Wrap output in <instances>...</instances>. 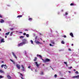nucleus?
Segmentation results:
<instances>
[{"instance_id": "nucleus-1", "label": "nucleus", "mask_w": 79, "mask_h": 79, "mask_svg": "<svg viewBox=\"0 0 79 79\" xmlns=\"http://www.w3.org/2000/svg\"><path fill=\"white\" fill-rule=\"evenodd\" d=\"M22 43L23 44V45H25L26 44H28V41L26 39H23V40Z\"/></svg>"}, {"instance_id": "nucleus-2", "label": "nucleus", "mask_w": 79, "mask_h": 79, "mask_svg": "<svg viewBox=\"0 0 79 79\" xmlns=\"http://www.w3.org/2000/svg\"><path fill=\"white\" fill-rule=\"evenodd\" d=\"M42 60H43V61L44 63H45L48 61H50V60L48 59H46L44 60L43 59H42Z\"/></svg>"}, {"instance_id": "nucleus-3", "label": "nucleus", "mask_w": 79, "mask_h": 79, "mask_svg": "<svg viewBox=\"0 0 79 79\" xmlns=\"http://www.w3.org/2000/svg\"><path fill=\"white\" fill-rule=\"evenodd\" d=\"M21 66L22 67V70L23 71H25L26 70L25 69V68H24V66L23 65H21Z\"/></svg>"}, {"instance_id": "nucleus-4", "label": "nucleus", "mask_w": 79, "mask_h": 79, "mask_svg": "<svg viewBox=\"0 0 79 79\" xmlns=\"http://www.w3.org/2000/svg\"><path fill=\"white\" fill-rule=\"evenodd\" d=\"M16 66L18 69H20L21 68V67H20V65L19 64H17L16 65Z\"/></svg>"}, {"instance_id": "nucleus-5", "label": "nucleus", "mask_w": 79, "mask_h": 79, "mask_svg": "<svg viewBox=\"0 0 79 79\" xmlns=\"http://www.w3.org/2000/svg\"><path fill=\"white\" fill-rule=\"evenodd\" d=\"M23 42L21 43H20V44H18V47H20V46H23Z\"/></svg>"}, {"instance_id": "nucleus-6", "label": "nucleus", "mask_w": 79, "mask_h": 79, "mask_svg": "<svg viewBox=\"0 0 79 79\" xmlns=\"http://www.w3.org/2000/svg\"><path fill=\"white\" fill-rule=\"evenodd\" d=\"M35 42L36 44H42V43L38 41H36V40L35 41Z\"/></svg>"}, {"instance_id": "nucleus-7", "label": "nucleus", "mask_w": 79, "mask_h": 79, "mask_svg": "<svg viewBox=\"0 0 79 79\" xmlns=\"http://www.w3.org/2000/svg\"><path fill=\"white\" fill-rule=\"evenodd\" d=\"M12 53L13 55L14 56V57H15V58H16V59H17V57L16 56V55L15 54V53H14V52H12Z\"/></svg>"}, {"instance_id": "nucleus-8", "label": "nucleus", "mask_w": 79, "mask_h": 79, "mask_svg": "<svg viewBox=\"0 0 79 79\" xmlns=\"http://www.w3.org/2000/svg\"><path fill=\"white\" fill-rule=\"evenodd\" d=\"M35 64L37 68H39V66L40 65L39 64H38L37 63V62H35Z\"/></svg>"}, {"instance_id": "nucleus-9", "label": "nucleus", "mask_w": 79, "mask_h": 79, "mask_svg": "<svg viewBox=\"0 0 79 79\" xmlns=\"http://www.w3.org/2000/svg\"><path fill=\"white\" fill-rule=\"evenodd\" d=\"M72 77L73 78H79V75H77V76H74V77Z\"/></svg>"}, {"instance_id": "nucleus-10", "label": "nucleus", "mask_w": 79, "mask_h": 79, "mask_svg": "<svg viewBox=\"0 0 79 79\" xmlns=\"http://www.w3.org/2000/svg\"><path fill=\"white\" fill-rule=\"evenodd\" d=\"M1 43H4V42H5V41L4 40V39H2L1 40Z\"/></svg>"}, {"instance_id": "nucleus-11", "label": "nucleus", "mask_w": 79, "mask_h": 79, "mask_svg": "<svg viewBox=\"0 0 79 79\" xmlns=\"http://www.w3.org/2000/svg\"><path fill=\"white\" fill-rule=\"evenodd\" d=\"M7 77L9 79H11V77L9 75H8L7 76Z\"/></svg>"}, {"instance_id": "nucleus-12", "label": "nucleus", "mask_w": 79, "mask_h": 79, "mask_svg": "<svg viewBox=\"0 0 79 79\" xmlns=\"http://www.w3.org/2000/svg\"><path fill=\"white\" fill-rule=\"evenodd\" d=\"M0 22L1 23H4V20L3 19H1Z\"/></svg>"}, {"instance_id": "nucleus-13", "label": "nucleus", "mask_w": 79, "mask_h": 79, "mask_svg": "<svg viewBox=\"0 0 79 79\" xmlns=\"http://www.w3.org/2000/svg\"><path fill=\"white\" fill-rule=\"evenodd\" d=\"M70 35H71V37H74V36L73 35V34L72 33H70Z\"/></svg>"}, {"instance_id": "nucleus-14", "label": "nucleus", "mask_w": 79, "mask_h": 79, "mask_svg": "<svg viewBox=\"0 0 79 79\" xmlns=\"http://www.w3.org/2000/svg\"><path fill=\"white\" fill-rule=\"evenodd\" d=\"M37 56H39V57L40 58H42V56H41V55H39V54L37 55Z\"/></svg>"}, {"instance_id": "nucleus-15", "label": "nucleus", "mask_w": 79, "mask_h": 79, "mask_svg": "<svg viewBox=\"0 0 79 79\" xmlns=\"http://www.w3.org/2000/svg\"><path fill=\"white\" fill-rule=\"evenodd\" d=\"M51 44H55V43L54 42V41L53 40H51Z\"/></svg>"}, {"instance_id": "nucleus-16", "label": "nucleus", "mask_w": 79, "mask_h": 79, "mask_svg": "<svg viewBox=\"0 0 79 79\" xmlns=\"http://www.w3.org/2000/svg\"><path fill=\"white\" fill-rule=\"evenodd\" d=\"M10 32H8L7 33H6V35H9V34H10Z\"/></svg>"}, {"instance_id": "nucleus-17", "label": "nucleus", "mask_w": 79, "mask_h": 79, "mask_svg": "<svg viewBox=\"0 0 79 79\" xmlns=\"http://www.w3.org/2000/svg\"><path fill=\"white\" fill-rule=\"evenodd\" d=\"M28 20H29L30 21H31L32 20V19L31 18H29L28 19Z\"/></svg>"}, {"instance_id": "nucleus-18", "label": "nucleus", "mask_w": 79, "mask_h": 79, "mask_svg": "<svg viewBox=\"0 0 79 79\" xmlns=\"http://www.w3.org/2000/svg\"><path fill=\"white\" fill-rule=\"evenodd\" d=\"M4 68L5 69H6L7 68V66H6V65H4Z\"/></svg>"}, {"instance_id": "nucleus-19", "label": "nucleus", "mask_w": 79, "mask_h": 79, "mask_svg": "<svg viewBox=\"0 0 79 79\" xmlns=\"http://www.w3.org/2000/svg\"><path fill=\"white\" fill-rule=\"evenodd\" d=\"M68 15V13L66 12L65 14L64 15V16H66V15Z\"/></svg>"}, {"instance_id": "nucleus-20", "label": "nucleus", "mask_w": 79, "mask_h": 79, "mask_svg": "<svg viewBox=\"0 0 79 79\" xmlns=\"http://www.w3.org/2000/svg\"><path fill=\"white\" fill-rule=\"evenodd\" d=\"M23 16L22 15H19L17 17V18H21Z\"/></svg>"}, {"instance_id": "nucleus-21", "label": "nucleus", "mask_w": 79, "mask_h": 79, "mask_svg": "<svg viewBox=\"0 0 79 79\" xmlns=\"http://www.w3.org/2000/svg\"><path fill=\"white\" fill-rule=\"evenodd\" d=\"M0 73H4V72H3V71L2 70H0Z\"/></svg>"}, {"instance_id": "nucleus-22", "label": "nucleus", "mask_w": 79, "mask_h": 79, "mask_svg": "<svg viewBox=\"0 0 79 79\" xmlns=\"http://www.w3.org/2000/svg\"><path fill=\"white\" fill-rule=\"evenodd\" d=\"M26 36L27 37H29V35L28 34H27L26 35Z\"/></svg>"}, {"instance_id": "nucleus-23", "label": "nucleus", "mask_w": 79, "mask_h": 79, "mask_svg": "<svg viewBox=\"0 0 79 79\" xmlns=\"http://www.w3.org/2000/svg\"><path fill=\"white\" fill-rule=\"evenodd\" d=\"M37 57H35L34 60V61H36L37 60Z\"/></svg>"}, {"instance_id": "nucleus-24", "label": "nucleus", "mask_w": 79, "mask_h": 79, "mask_svg": "<svg viewBox=\"0 0 79 79\" xmlns=\"http://www.w3.org/2000/svg\"><path fill=\"white\" fill-rule=\"evenodd\" d=\"M10 60L12 61V62H13V63L14 64H15V63L14 62V61H13V60H12L11 59H10Z\"/></svg>"}, {"instance_id": "nucleus-25", "label": "nucleus", "mask_w": 79, "mask_h": 79, "mask_svg": "<svg viewBox=\"0 0 79 79\" xmlns=\"http://www.w3.org/2000/svg\"><path fill=\"white\" fill-rule=\"evenodd\" d=\"M61 43L62 44H64V41H61Z\"/></svg>"}, {"instance_id": "nucleus-26", "label": "nucleus", "mask_w": 79, "mask_h": 79, "mask_svg": "<svg viewBox=\"0 0 79 79\" xmlns=\"http://www.w3.org/2000/svg\"><path fill=\"white\" fill-rule=\"evenodd\" d=\"M40 74H41V75H43V74H44V72H41L40 73Z\"/></svg>"}, {"instance_id": "nucleus-27", "label": "nucleus", "mask_w": 79, "mask_h": 79, "mask_svg": "<svg viewBox=\"0 0 79 79\" xmlns=\"http://www.w3.org/2000/svg\"><path fill=\"white\" fill-rule=\"evenodd\" d=\"M57 77V75L55 74L54 75V77H55V78H56V77Z\"/></svg>"}, {"instance_id": "nucleus-28", "label": "nucleus", "mask_w": 79, "mask_h": 79, "mask_svg": "<svg viewBox=\"0 0 79 79\" xmlns=\"http://www.w3.org/2000/svg\"><path fill=\"white\" fill-rule=\"evenodd\" d=\"M49 45L51 47H53V45H52V44H50Z\"/></svg>"}, {"instance_id": "nucleus-29", "label": "nucleus", "mask_w": 79, "mask_h": 79, "mask_svg": "<svg viewBox=\"0 0 79 79\" xmlns=\"http://www.w3.org/2000/svg\"><path fill=\"white\" fill-rule=\"evenodd\" d=\"M76 74H79V72H78L77 71H76V72H75Z\"/></svg>"}, {"instance_id": "nucleus-30", "label": "nucleus", "mask_w": 79, "mask_h": 79, "mask_svg": "<svg viewBox=\"0 0 79 79\" xmlns=\"http://www.w3.org/2000/svg\"><path fill=\"white\" fill-rule=\"evenodd\" d=\"M13 32H11V33H10V36H12V34H13Z\"/></svg>"}, {"instance_id": "nucleus-31", "label": "nucleus", "mask_w": 79, "mask_h": 79, "mask_svg": "<svg viewBox=\"0 0 79 79\" xmlns=\"http://www.w3.org/2000/svg\"><path fill=\"white\" fill-rule=\"evenodd\" d=\"M73 67H69V69H71V68H72Z\"/></svg>"}, {"instance_id": "nucleus-32", "label": "nucleus", "mask_w": 79, "mask_h": 79, "mask_svg": "<svg viewBox=\"0 0 79 79\" xmlns=\"http://www.w3.org/2000/svg\"><path fill=\"white\" fill-rule=\"evenodd\" d=\"M31 42L32 44H33V41H32V40H31Z\"/></svg>"}, {"instance_id": "nucleus-33", "label": "nucleus", "mask_w": 79, "mask_h": 79, "mask_svg": "<svg viewBox=\"0 0 79 79\" xmlns=\"http://www.w3.org/2000/svg\"><path fill=\"white\" fill-rule=\"evenodd\" d=\"M4 64H2L1 65V68H3V66H4Z\"/></svg>"}, {"instance_id": "nucleus-34", "label": "nucleus", "mask_w": 79, "mask_h": 79, "mask_svg": "<svg viewBox=\"0 0 79 79\" xmlns=\"http://www.w3.org/2000/svg\"><path fill=\"white\" fill-rule=\"evenodd\" d=\"M20 38H24V36H21L20 37Z\"/></svg>"}, {"instance_id": "nucleus-35", "label": "nucleus", "mask_w": 79, "mask_h": 79, "mask_svg": "<svg viewBox=\"0 0 79 79\" xmlns=\"http://www.w3.org/2000/svg\"><path fill=\"white\" fill-rule=\"evenodd\" d=\"M73 3H71V4H70V6H73Z\"/></svg>"}, {"instance_id": "nucleus-36", "label": "nucleus", "mask_w": 79, "mask_h": 79, "mask_svg": "<svg viewBox=\"0 0 79 79\" xmlns=\"http://www.w3.org/2000/svg\"><path fill=\"white\" fill-rule=\"evenodd\" d=\"M20 76H22V77H23V75H22L21 73L20 74Z\"/></svg>"}, {"instance_id": "nucleus-37", "label": "nucleus", "mask_w": 79, "mask_h": 79, "mask_svg": "<svg viewBox=\"0 0 79 79\" xmlns=\"http://www.w3.org/2000/svg\"><path fill=\"white\" fill-rule=\"evenodd\" d=\"M64 37V38H66V36L65 35H64L63 36Z\"/></svg>"}, {"instance_id": "nucleus-38", "label": "nucleus", "mask_w": 79, "mask_h": 79, "mask_svg": "<svg viewBox=\"0 0 79 79\" xmlns=\"http://www.w3.org/2000/svg\"><path fill=\"white\" fill-rule=\"evenodd\" d=\"M64 64H67V62H64Z\"/></svg>"}, {"instance_id": "nucleus-39", "label": "nucleus", "mask_w": 79, "mask_h": 79, "mask_svg": "<svg viewBox=\"0 0 79 79\" xmlns=\"http://www.w3.org/2000/svg\"><path fill=\"white\" fill-rule=\"evenodd\" d=\"M23 35H26V33H24Z\"/></svg>"}, {"instance_id": "nucleus-40", "label": "nucleus", "mask_w": 79, "mask_h": 79, "mask_svg": "<svg viewBox=\"0 0 79 79\" xmlns=\"http://www.w3.org/2000/svg\"><path fill=\"white\" fill-rule=\"evenodd\" d=\"M0 78H3V77L2 76H0Z\"/></svg>"}, {"instance_id": "nucleus-41", "label": "nucleus", "mask_w": 79, "mask_h": 79, "mask_svg": "<svg viewBox=\"0 0 79 79\" xmlns=\"http://www.w3.org/2000/svg\"><path fill=\"white\" fill-rule=\"evenodd\" d=\"M0 18H2V16L1 15H0Z\"/></svg>"}, {"instance_id": "nucleus-42", "label": "nucleus", "mask_w": 79, "mask_h": 79, "mask_svg": "<svg viewBox=\"0 0 79 79\" xmlns=\"http://www.w3.org/2000/svg\"><path fill=\"white\" fill-rule=\"evenodd\" d=\"M10 30H11L12 31H13V28H10Z\"/></svg>"}, {"instance_id": "nucleus-43", "label": "nucleus", "mask_w": 79, "mask_h": 79, "mask_svg": "<svg viewBox=\"0 0 79 79\" xmlns=\"http://www.w3.org/2000/svg\"><path fill=\"white\" fill-rule=\"evenodd\" d=\"M69 51H71V50L70 49H69Z\"/></svg>"}, {"instance_id": "nucleus-44", "label": "nucleus", "mask_w": 79, "mask_h": 79, "mask_svg": "<svg viewBox=\"0 0 79 79\" xmlns=\"http://www.w3.org/2000/svg\"><path fill=\"white\" fill-rule=\"evenodd\" d=\"M7 6H10V5H7Z\"/></svg>"}, {"instance_id": "nucleus-45", "label": "nucleus", "mask_w": 79, "mask_h": 79, "mask_svg": "<svg viewBox=\"0 0 79 79\" xmlns=\"http://www.w3.org/2000/svg\"><path fill=\"white\" fill-rule=\"evenodd\" d=\"M5 38H7V36H5Z\"/></svg>"}, {"instance_id": "nucleus-46", "label": "nucleus", "mask_w": 79, "mask_h": 79, "mask_svg": "<svg viewBox=\"0 0 79 79\" xmlns=\"http://www.w3.org/2000/svg\"><path fill=\"white\" fill-rule=\"evenodd\" d=\"M28 68H31V66H29Z\"/></svg>"}, {"instance_id": "nucleus-47", "label": "nucleus", "mask_w": 79, "mask_h": 79, "mask_svg": "<svg viewBox=\"0 0 79 79\" xmlns=\"http://www.w3.org/2000/svg\"><path fill=\"white\" fill-rule=\"evenodd\" d=\"M69 73H71V71H69Z\"/></svg>"}, {"instance_id": "nucleus-48", "label": "nucleus", "mask_w": 79, "mask_h": 79, "mask_svg": "<svg viewBox=\"0 0 79 79\" xmlns=\"http://www.w3.org/2000/svg\"><path fill=\"white\" fill-rule=\"evenodd\" d=\"M21 78L22 79H24V78L23 77H21Z\"/></svg>"}, {"instance_id": "nucleus-49", "label": "nucleus", "mask_w": 79, "mask_h": 79, "mask_svg": "<svg viewBox=\"0 0 79 79\" xmlns=\"http://www.w3.org/2000/svg\"><path fill=\"white\" fill-rule=\"evenodd\" d=\"M74 71H76V69H74Z\"/></svg>"}, {"instance_id": "nucleus-50", "label": "nucleus", "mask_w": 79, "mask_h": 79, "mask_svg": "<svg viewBox=\"0 0 79 79\" xmlns=\"http://www.w3.org/2000/svg\"><path fill=\"white\" fill-rule=\"evenodd\" d=\"M2 31V29L0 28V31Z\"/></svg>"}, {"instance_id": "nucleus-51", "label": "nucleus", "mask_w": 79, "mask_h": 79, "mask_svg": "<svg viewBox=\"0 0 79 79\" xmlns=\"http://www.w3.org/2000/svg\"><path fill=\"white\" fill-rule=\"evenodd\" d=\"M61 11H63V10H61Z\"/></svg>"}, {"instance_id": "nucleus-52", "label": "nucleus", "mask_w": 79, "mask_h": 79, "mask_svg": "<svg viewBox=\"0 0 79 79\" xmlns=\"http://www.w3.org/2000/svg\"><path fill=\"white\" fill-rule=\"evenodd\" d=\"M31 71H32V69H31Z\"/></svg>"}, {"instance_id": "nucleus-53", "label": "nucleus", "mask_w": 79, "mask_h": 79, "mask_svg": "<svg viewBox=\"0 0 79 79\" xmlns=\"http://www.w3.org/2000/svg\"><path fill=\"white\" fill-rule=\"evenodd\" d=\"M73 44H72V46H73Z\"/></svg>"}, {"instance_id": "nucleus-54", "label": "nucleus", "mask_w": 79, "mask_h": 79, "mask_svg": "<svg viewBox=\"0 0 79 79\" xmlns=\"http://www.w3.org/2000/svg\"><path fill=\"white\" fill-rule=\"evenodd\" d=\"M2 63H3V61H2Z\"/></svg>"}, {"instance_id": "nucleus-55", "label": "nucleus", "mask_w": 79, "mask_h": 79, "mask_svg": "<svg viewBox=\"0 0 79 79\" xmlns=\"http://www.w3.org/2000/svg\"><path fill=\"white\" fill-rule=\"evenodd\" d=\"M41 40H42V38H40Z\"/></svg>"}, {"instance_id": "nucleus-56", "label": "nucleus", "mask_w": 79, "mask_h": 79, "mask_svg": "<svg viewBox=\"0 0 79 79\" xmlns=\"http://www.w3.org/2000/svg\"><path fill=\"white\" fill-rule=\"evenodd\" d=\"M25 31H28V30H25Z\"/></svg>"}, {"instance_id": "nucleus-57", "label": "nucleus", "mask_w": 79, "mask_h": 79, "mask_svg": "<svg viewBox=\"0 0 79 79\" xmlns=\"http://www.w3.org/2000/svg\"><path fill=\"white\" fill-rule=\"evenodd\" d=\"M40 35H41V34L40 33Z\"/></svg>"}, {"instance_id": "nucleus-58", "label": "nucleus", "mask_w": 79, "mask_h": 79, "mask_svg": "<svg viewBox=\"0 0 79 79\" xmlns=\"http://www.w3.org/2000/svg\"><path fill=\"white\" fill-rule=\"evenodd\" d=\"M74 13V14H76V12H75Z\"/></svg>"}, {"instance_id": "nucleus-59", "label": "nucleus", "mask_w": 79, "mask_h": 79, "mask_svg": "<svg viewBox=\"0 0 79 79\" xmlns=\"http://www.w3.org/2000/svg\"><path fill=\"white\" fill-rule=\"evenodd\" d=\"M44 65H45V64H43V66H44Z\"/></svg>"}, {"instance_id": "nucleus-60", "label": "nucleus", "mask_w": 79, "mask_h": 79, "mask_svg": "<svg viewBox=\"0 0 79 79\" xmlns=\"http://www.w3.org/2000/svg\"><path fill=\"white\" fill-rule=\"evenodd\" d=\"M43 42H45V41H44Z\"/></svg>"}, {"instance_id": "nucleus-61", "label": "nucleus", "mask_w": 79, "mask_h": 79, "mask_svg": "<svg viewBox=\"0 0 79 79\" xmlns=\"http://www.w3.org/2000/svg\"><path fill=\"white\" fill-rule=\"evenodd\" d=\"M35 71H36V70H35Z\"/></svg>"}]
</instances>
